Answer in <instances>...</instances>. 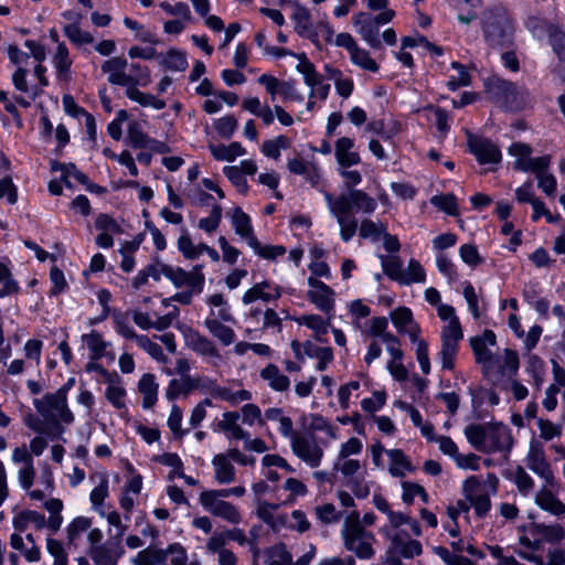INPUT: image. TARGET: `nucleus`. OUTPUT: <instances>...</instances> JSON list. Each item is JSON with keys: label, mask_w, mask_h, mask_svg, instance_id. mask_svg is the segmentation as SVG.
Returning <instances> with one entry per match:
<instances>
[{"label": "nucleus", "mask_w": 565, "mask_h": 565, "mask_svg": "<svg viewBox=\"0 0 565 565\" xmlns=\"http://www.w3.org/2000/svg\"><path fill=\"white\" fill-rule=\"evenodd\" d=\"M373 504L386 515L387 522L380 529V533L388 541L390 552L405 558L419 555L423 551L420 542L409 539V535L403 529L408 526L413 535L420 536L422 527L418 521L407 513L393 510L388 501L381 494L373 495Z\"/></svg>", "instance_id": "f257e3e1"}, {"label": "nucleus", "mask_w": 565, "mask_h": 565, "mask_svg": "<svg viewBox=\"0 0 565 565\" xmlns=\"http://www.w3.org/2000/svg\"><path fill=\"white\" fill-rule=\"evenodd\" d=\"M7 53L11 64L17 67L12 75L14 87L28 94L31 98H35L39 93V87L28 84L26 76L32 67L33 75L38 78L39 86L44 87L49 85V81L45 76L46 68L42 65L46 58L44 46L35 41L28 40L24 43V47L9 45Z\"/></svg>", "instance_id": "f03ea898"}, {"label": "nucleus", "mask_w": 565, "mask_h": 565, "mask_svg": "<svg viewBox=\"0 0 565 565\" xmlns=\"http://www.w3.org/2000/svg\"><path fill=\"white\" fill-rule=\"evenodd\" d=\"M323 198L330 214L335 217L340 226V236L344 242H349L358 228L352 211L371 214L377 206L376 200L362 190L343 193L337 198L324 191Z\"/></svg>", "instance_id": "7ed1b4c3"}, {"label": "nucleus", "mask_w": 565, "mask_h": 565, "mask_svg": "<svg viewBox=\"0 0 565 565\" xmlns=\"http://www.w3.org/2000/svg\"><path fill=\"white\" fill-rule=\"evenodd\" d=\"M468 443L481 452H499L512 446L511 431L501 423L470 424L465 428Z\"/></svg>", "instance_id": "20e7f679"}, {"label": "nucleus", "mask_w": 565, "mask_h": 565, "mask_svg": "<svg viewBox=\"0 0 565 565\" xmlns=\"http://www.w3.org/2000/svg\"><path fill=\"white\" fill-rule=\"evenodd\" d=\"M151 82L152 78L149 67L140 64H131L129 74H127V82L124 84L126 87V96L143 107L160 110L166 107L164 100L157 98L152 94L143 93L138 88L147 87Z\"/></svg>", "instance_id": "39448f33"}, {"label": "nucleus", "mask_w": 565, "mask_h": 565, "mask_svg": "<svg viewBox=\"0 0 565 565\" xmlns=\"http://www.w3.org/2000/svg\"><path fill=\"white\" fill-rule=\"evenodd\" d=\"M498 478L494 475H488L482 483L477 477L472 476L462 483V493L470 507L479 516H484L491 509L490 493L497 492Z\"/></svg>", "instance_id": "423d86ee"}, {"label": "nucleus", "mask_w": 565, "mask_h": 565, "mask_svg": "<svg viewBox=\"0 0 565 565\" xmlns=\"http://www.w3.org/2000/svg\"><path fill=\"white\" fill-rule=\"evenodd\" d=\"M395 17V11L385 9L377 15L367 12H359L352 17L355 31L373 49L381 46L380 26L390 23Z\"/></svg>", "instance_id": "0eeeda50"}, {"label": "nucleus", "mask_w": 565, "mask_h": 565, "mask_svg": "<svg viewBox=\"0 0 565 565\" xmlns=\"http://www.w3.org/2000/svg\"><path fill=\"white\" fill-rule=\"evenodd\" d=\"M344 547L359 558L369 559L374 555L375 536L362 526L359 521L347 522L342 530Z\"/></svg>", "instance_id": "6e6552de"}, {"label": "nucleus", "mask_w": 565, "mask_h": 565, "mask_svg": "<svg viewBox=\"0 0 565 565\" xmlns=\"http://www.w3.org/2000/svg\"><path fill=\"white\" fill-rule=\"evenodd\" d=\"M463 339L460 321L446 323L440 330V348L437 360L443 371H452L459 352V343Z\"/></svg>", "instance_id": "1a4fd4ad"}, {"label": "nucleus", "mask_w": 565, "mask_h": 565, "mask_svg": "<svg viewBox=\"0 0 565 565\" xmlns=\"http://www.w3.org/2000/svg\"><path fill=\"white\" fill-rule=\"evenodd\" d=\"M134 562L136 565H200L196 559H189L185 548L179 543L171 544L161 552L143 550Z\"/></svg>", "instance_id": "9d476101"}, {"label": "nucleus", "mask_w": 565, "mask_h": 565, "mask_svg": "<svg viewBox=\"0 0 565 565\" xmlns=\"http://www.w3.org/2000/svg\"><path fill=\"white\" fill-rule=\"evenodd\" d=\"M34 406L44 418L66 425L74 422V415L68 408L67 397H65V390H57L55 393L34 399Z\"/></svg>", "instance_id": "9b49d317"}, {"label": "nucleus", "mask_w": 565, "mask_h": 565, "mask_svg": "<svg viewBox=\"0 0 565 565\" xmlns=\"http://www.w3.org/2000/svg\"><path fill=\"white\" fill-rule=\"evenodd\" d=\"M226 498L222 490H205L201 492L199 502L202 508L210 514L222 518L231 523H238L241 521V514L235 505L224 501Z\"/></svg>", "instance_id": "f8f14e48"}, {"label": "nucleus", "mask_w": 565, "mask_h": 565, "mask_svg": "<svg viewBox=\"0 0 565 565\" xmlns=\"http://www.w3.org/2000/svg\"><path fill=\"white\" fill-rule=\"evenodd\" d=\"M292 452L311 468L320 466L323 450L313 436L294 433L289 438Z\"/></svg>", "instance_id": "ddd939ff"}, {"label": "nucleus", "mask_w": 565, "mask_h": 565, "mask_svg": "<svg viewBox=\"0 0 565 565\" xmlns=\"http://www.w3.org/2000/svg\"><path fill=\"white\" fill-rule=\"evenodd\" d=\"M484 34L487 41L493 46H503L511 42L514 24L504 13L490 17L486 20Z\"/></svg>", "instance_id": "4468645a"}, {"label": "nucleus", "mask_w": 565, "mask_h": 565, "mask_svg": "<svg viewBox=\"0 0 565 565\" xmlns=\"http://www.w3.org/2000/svg\"><path fill=\"white\" fill-rule=\"evenodd\" d=\"M559 483L554 478L543 481L542 487L535 493V503L544 511L555 515L565 514V504L558 499Z\"/></svg>", "instance_id": "2eb2a0df"}, {"label": "nucleus", "mask_w": 565, "mask_h": 565, "mask_svg": "<svg viewBox=\"0 0 565 565\" xmlns=\"http://www.w3.org/2000/svg\"><path fill=\"white\" fill-rule=\"evenodd\" d=\"M51 170L55 173H60V179H53L49 182V191L53 195H60L62 193V183L67 188H72L75 183L85 184L87 182V177L79 172L72 163L64 164L52 161Z\"/></svg>", "instance_id": "dca6fc26"}, {"label": "nucleus", "mask_w": 565, "mask_h": 565, "mask_svg": "<svg viewBox=\"0 0 565 565\" xmlns=\"http://www.w3.org/2000/svg\"><path fill=\"white\" fill-rule=\"evenodd\" d=\"M179 330L183 335L185 345L189 349L209 359H220L218 349L212 340L186 324L180 326Z\"/></svg>", "instance_id": "f3484780"}, {"label": "nucleus", "mask_w": 565, "mask_h": 565, "mask_svg": "<svg viewBox=\"0 0 565 565\" xmlns=\"http://www.w3.org/2000/svg\"><path fill=\"white\" fill-rule=\"evenodd\" d=\"M497 343L495 334L486 330L481 335L472 337L470 339V345L472 348L477 363L482 365V369L488 372L495 364V358L491 352Z\"/></svg>", "instance_id": "a211bd4d"}, {"label": "nucleus", "mask_w": 565, "mask_h": 565, "mask_svg": "<svg viewBox=\"0 0 565 565\" xmlns=\"http://www.w3.org/2000/svg\"><path fill=\"white\" fill-rule=\"evenodd\" d=\"M308 292L309 300L316 306L318 310L326 315H331L334 310V291L324 282L310 276L308 278Z\"/></svg>", "instance_id": "6ab92c4d"}, {"label": "nucleus", "mask_w": 565, "mask_h": 565, "mask_svg": "<svg viewBox=\"0 0 565 565\" xmlns=\"http://www.w3.org/2000/svg\"><path fill=\"white\" fill-rule=\"evenodd\" d=\"M167 279L175 288H193L195 291H203L205 284L202 266H194L191 270L186 271L181 267L170 265Z\"/></svg>", "instance_id": "aec40b11"}, {"label": "nucleus", "mask_w": 565, "mask_h": 565, "mask_svg": "<svg viewBox=\"0 0 565 565\" xmlns=\"http://www.w3.org/2000/svg\"><path fill=\"white\" fill-rule=\"evenodd\" d=\"M531 153V147L525 143L515 142L509 148V154L515 158L513 166L518 170L533 172L535 169L550 166V157L532 158Z\"/></svg>", "instance_id": "412c9836"}, {"label": "nucleus", "mask_w": 565, "mask_h": 565, "mask_svg": "<svg viewBox=\"0 0 565 565\" xmlns=\"http://www.w3.org/2000/svg\"><path fill=\"white\" fill-rule=\"evenodd\" d=\"M390 319L397 333L407 335L409 341L420 337L422 329L408 307H397L390 312Z\"/></svg>", "instance_id": "4be33fe9"}, {"label": "nucleus", "mask_w": 565, "mask_h": 565, "mask_svg": "<svg viewBox=\"0 0 565 565\" xmlns=\"http://www.w3.org/2000/svg\"><path fill=\"white\" fill-rule=\"evenodd\" d=\"M468 145L480 164L497 166L501 161V151L490 140L478 136H469Z\"/></svg>", "instance_id": "5701e85b"}, {"label": "nucleus", "mask_w": 565, "mask_h": 565, "mask_svg": "<svg viewBox=\"0 0 565 565\" xmlns=\"http://www.w3.org/2000/svg\"><path fill=\"white\" fill-rule=\"evenodd\" d=\"M226 216L230 218L231 225L237 236L248 246L257 238L250 216L239 206H235L227 211Z\"/></svg>", "instance_id": "b1692460"}, {"label": "nucleus", "mask_w": 565, "mask_h": 565, "mask_svg": "<svg viewBox=\"0 0 565 565\" xmlns=\"http://www.w3.org/2000/svg\"><path fill=\"white\" fill-rule=\"evenodd\" d=\"M281 291V287L277 284L263 280L247 289L242 297V301L244 305H249L258 300L268 302L280 298Z\"/></svg>", "instance_id": "393cba45"}, {"label": "nucleus", "mask_w": 565, "mask_h": 565, "mask_svg": "<svg viewBox=\"0 0 565 565\" xmlns=\"http://www.w3.org/2000/svg\"><path fill=\"white\" fill-rule=\"evenodd\" d=\"M333 151L338 167L358 166L361 162V156L355 147V140L351 137H339L334 141Z\"/></svg>", "instance_id": "a878e982"}, {"label": "nucleus", "mask_w": 565, "mask_h": 565, "mask_svg": "<svg viewBox=\"0 0 565 565\" xmlns=\"http://www.w3.org/2000/svg\"><path fill=\"white\" fill-rule=\"evenodd\" d=\"M526 466L543 481L555 478L551 465L544 456L543 448L537 444H531L530 451L526 456Z\"/></svg>", "instance_id": "bb28decb"}, {"label": "nucleus", "mask_w": 565, "mask_h": 565, "mask_svg": "<svg viewBox=\"0 0 565 565\" xmlns=\"http://www.w3.org/2000/svg\"><path fill=\"white\" fill-rule=\"evenodd\" d=\"M83 343L89 350L94 360L107 359L109 362L115 361V353L111 351V343L105 341L102 334L96 331L82 335Z\"/></svg>", "instance_id": "cd10ccee"}, {"label": "nucleus", "mask_w": 565, "mask_h": 565, "mask_svg": "<svg viewBox=\"0 0 565 565\" xmlns=\"http://www.w3.org/2000/svg\"><path fill=\"white\" fill-rule=\"evenodd\" d=\"M205 303L209 307L205 319L235 321L231 305L224 295L218 292L209 295L205 298Z\"/></svg>", "instance_id": "c85d7f7f"}, {"label": "nucleus", "mask_w": 565, "mask_h": 565, "mask_svg": "<svg viewBox=\"0 0 565 565\" xmlns=\"http://www.w3.org/2000/svg\"><path fill=\"white\" fill-rule=\"evenodd\" d=\"M235 321H223L204 319V327L209 333L223 347L232 345L236 340V334L233 329Z\"/></svg>", "instance_id": "c756f323"}, {"label": "nucleus", "mask_w": 565, "mask_h": 565, "mask_svg": "<svg viewBox=\"0 0 565 565\" xmlns=\"http://www.w3.org/2000/svg\"><path fill=\"white\" fill-rule=\"evenodd\" d=\"M142 489V478L139 475L130 477L119 498V505L125 511V520L130 521V513Z\"/></svg>", "instance_id": "7c9ffc66"}, {"label": "nucleus", "mask_w": 565, "mask_h": 565, "mask_svg": "<svg viewBox=\"0 0 565 565\" xmlns=\"http://www.w3.org/2000/svg\"><path fill=\"white\" fill-rule=\"evenodd\" d=\"M102 373L106 376L107 387L105 390L106 399L116 408V409H126V390L122 386L121 380L117 374H110L105 370H102Z\"/></svg>", "instance_id": "2f4dec72"}, {"label": "nucleus", "mask_w": 565, "mask_h": 565, "mask_svg": "<svg viewBox=\"0 0 565 565\" xmlns=\"http://www.w3.org/2000/svg\"><path fill=\"white\" fill-rule=\"evenodd\" d=\"M292 20L295 31L302 38L309 40L315 46H319V34L310 20L309 11L303 7H297Z\"/></svg>", "instance_id": "473e14b6"}, {"label": "nucleus", "mask_w": 565, "mask_h": 565, "mask_svg": "<svg viewBox=\"0 0 565 565\" xmlns=\"http://www.w3.org/2000/svg\"><path fill=\"white\" fill-rule=\"evenodd\" d=\"M424 298L429 305L436 308L437 316L444 324L459 321L455 308L441 301V295L436 288H426L424 291Z\"/></svg>", "instance_id": "72a5a7b5"}, {"label": "nucleus", "mask_w": 565, "mask_h": 565, "mask_svg": "<svg viewBox=\"0 0 565 565\" xmlns=\"http://www.w3.org/2000/svg\"><path fill=\"white\" fill-rule=\"evenodd\" d=\"M387 470L394 478H404L415 471L409 458L399 449H387Z\"/></svg>", "instance_id": "f704fd0d"}, {"label": "nucleus", "mask_w": 565, "mask_h": 565, "mask_svg": "<svg viewBox=\"0 0 565 565\" xmlns=\"http://www.w3.org/2000/svg\"><path fill=\"white\" fill-rule=\"evenodd\" d=\"M278 507L276 503H269L260 499L256 501L257 516L277 531L285 526L286 523V515L276 514Z\"/></svg>", "instance_id": "c9c22d12"}, {"label": "nucleus", "mask_w": 565, "mask_h": 565, "mask_svg": "<svg viewBox=\"0 0 565 565\" xmlns=\"http://www.w3.org/2000/svg\"><path fill=\"white\" fill-rule=\"evenodd\" d=\"M209 150L217 161L233 162L238 157L246 154V149L237 141L231 142L230 145L210 143Z\"/></svg>", "instance_id": "e433bc0d"}, {"label": "nucleus", "mask_w": 565, "mask_h": 565, "mask_svg": "<svg viewBox=\"0 0 565 565\" xmlns=\"http://www.w3.org/2000/svg\"><path fill=\"white\" fill-rule=\"evenodd\" d=\"M10 544L12 548L20 551L28 562H38L40 559V548L35 545L31 534L22 536L14 533L11 535Z\"/></svg>", "instance_id": "4c0bfd02"}, {"label": "nucleus", "mask_w": 565, "mask_h": 565, "mask_svg": "<svg viewBox=\"0 0 565 565\" xmlns=\"http://www.w3.org/2000/svg\"><path fill=\"white\" fill-rule=\"evenodd\" d=\"M324 72L329 79L333 81L337 93L348 98L351 96L354 83L351 76L344 75L339 68L332 67L331 65H324Z\"/></svg>", "instance_id": "58836bf2"}, {"label": "nucleus", "mask_w": 565, "mask_h": 565, "mask_svg": "<svg viewBox=\"0 0 565 565\" xmlns=\"http://www.w3.org/2000/svg\"><path fill=\"white\" fill-rule=\"evenodd\" d=\"M127 61L122 57H113L105 61L102 65V71L108 75V81L111 84L121 85L127 82Z\"/></svg>", "instance_id": "ea45409f"}, {"label": "nucleus", "mask_w": 565, "mask_h": 565, "mask_svg": "<svg viewBox=\"0 0 565 565\" xmlns=\"http://www.w3.org/2000/svg\"><path fill=\"white\" fill-rule=\"evenodd\" d=\"M92 520L87 516H76L67 526V542L68 545L79 547L83 545V535L89 530Z\"/></svg>", "instance_id": "a19ab883"}, {"label": "nucleus", "mask_w": 565, "mask_h": 565, "mask_svg": "<svg viewBox=\"0 0 565 565\" xmlns=\"http://www.w3.org/2000/svg\"><path fill=\"white\" fill-rule=\"evenodd\" d=\"M158 63L172 72H182L188 67L185 52L178 49H170L166 53L158 54Z\"/></svg>", "instance_id": "79ce46f5"}, {"label": "nucleus", "mask_w": 565, "mask_h": 565, "mask_svg": "<svg viewBox=\"0 0 565 565\" xmlns=\"http://www.w3.org/2000/svg\"><path fill=\"white\" fill-rule=\"evenodd\" d=\"M138 390L142 395L143 408H150L157 403L159 385L154 375L149 373L143 374L139 380Z\"/></svg>", "instance_id": "37998d69"}, {"label": "nucleus", "mask_w": 565, "mask_h": 565, "mask_svg": "<svg viewBox=\"0 0 565 565\" xmlns=\"http://www.w3.org/2000/svg\"><path fill=\"white\" fill-rule=\"evenodd\" d=\"M97 484L90 491L89 501L92 504V509L96 511L99 515L105 514L104 502L106 498L109 495V484L106 475L100 473L97 476Z\"/></svg>", "instance_id": "c03bdc74"}, {"label": "nucleus", "mask_w": 565, "mask_h": 565, "mask_svg": "<svg viewBox=\"0 0 565 565\" xmlns=\"http://www.w3.org/2000/svg\"><path fill=\"white\" fill-rule=\"evenodd\" d=\"M541 543L540 535L532 536L529 533V526L524 527L519 537L520 550L518 553L522 558L536 563L540 557L535 556L534 552L540 550Z\"/></svg>", "instance_id": "a18cd8bd"}, {"label": "nucleus", "mask_w": 565, "mask_h": 565, "mask_svg": "<svg viewBox=\"0 0 565 565\" xmlns=\"http://www.w3.org/2000/svg\"><path fill=\"white\" fill-rule=\"evenodd\" d=\"M541 543L540 535L532 536L529 533V526L524 527L519 537L520 550L518 553L522 558L536 563L540 557L535 556L534 552L540 550Z\"/></svg>", "instance_id": "49530a36"}, {"label": "nucleus", "mask_w": 565, "mask_h": 565, "mask_svg": "<svg viewBox=\"0 0 565 565\" xmlns=\"http://www.w3.org/2000/svg\"><path fill=\"white\" fill-rule=\"evenodd\" d=\"M260 377L276 392H284L290 385L289 379L275 364L265 366L260 371Z\"/></svg>", "instance_id": "de8ad7c7"}, {"label": "nucleus", "mask_w": 565, "mask_h": 565, "mask_svg": "<svg viewBox=\"0 0 565 565\" xmlns=\"http://www.w3.org/2000/svg\"><path fill=\"white\" fill-rule=\"evenodd\" d=\"M529 533L532 536L540 535L541 542L546 541L551 543H556L565 537V530L559 524L544 525L531 523L529 525Z\"/></svg>", "instance_id": "09e8293b"}, {"label": "nucleus", "mask_w": 565, "mask_h": 565, "mask_svg": "<svg viewBox=\"0 0 565 565\" xmlns=\"http://www.w3.org/2000/svg\"><path fill=\"white\" fill-rule=\"evenodd\" d=\"M452 7L457 12L458 20L469 24L478 18L481 3L480 0H452Z\"/></svg>", "instance_id": "8fccbe9b"}, {"label": "nucleus", "mask_w": 565, "mask_h": 565, "mask_svg": "<svg viewBox=\"0 0 565 565\" xmlns=\"http://www.w3.org/2000/svg\"><path fill=\"white\" fill-rule=\"evenodd\" d=\"M294 320L299 326H306L307 328L312 330L316 339L319 341H321V337L328 332L330 327V318L323 319L321 316L313 313L296 317L294 318Z\"/></svg>", "instance_id": "3c124183"}, {"label": "nucleus", "mask_w": 565, "mask_h": 565, "mask_svg": "<svg viewBox=\"0 0 565 565\" xmlns=\"http://www.w3.org/2000/svg\"><path fill=\"white\" fill-rule=\"evenodd\" d=\"M296 58L298 60L296 70L302 75L306 85L312 89L322 81L321 75L305 53L296 55Z\"/></svg>", "instance_id": "603ef678"}, {"label": "nucleus", "mask_w": 565, "mask_h": 565, "mask_svg": "<svg viewBox=\"0 0 565 565\" xmlns=\"http://www.w3.org/2000/svg\"><path fill=\"white\" fill-rule=\"evenodd\" d=\"M291 141L288 137L279 135L273 139L263 141L260 146V152L275 161H278L281 156V151L290 147Z\"/></svg>", "instance_id": "864d4df0"}, {"label": "nucleus", "mask_w": 565, "mask_h": 565, "mask_svg": "<svg viewBox=\"0 0 565 565\" xmlns=\"http://www.w3.org/2000/svg\"><path fill=\"white\" fill-rule=\"evenodd\" d=\"M102 516L107 521L110 539L119 543L127 530L128 521L125 520V515L121 516L117 511L111 510L105 511V514Z\"/></svg>", "instance_id": "5fc2aeb1"}, {"label": "nucleus", "mask_w": 565, "mask_h": 565, "mask_svg": "<svg viewBox=\"0 0 565 565\" xmlns=\"http://www.w3.org/2000/svg\"><path fill=\"white\" fill-rule=\"evenodd\" d=\"M213 467L215 470V479L218 483H231L235 478V469L227 456L217 455L213 459Z\"/></svg>", "instance_id": "6e6d98bb"}, {"label": "nucleus", "mask_w": 565, "mask_h": 565, "mask_svg": "<svg viewBox=\"0 0 565 565\" xmlns=\"http://www.w3.org/2000/svg\"><path fill=\"white\" fill-rule=\"evenodd\" d=\"M179 252L185 257L186 259H198L202 255V248L203 243L195 244L188 230L182 228L181 234L177 242Z\"/></svg>", "instance_id": "4d7b16f0"}, {"label": "nucleus", "mask_w": 565, "mask_h": 565, "mask_svg": "<svg viewBox=\"0 0 565 565\" xmlns=\"http://www.w3.org/2000/svg\"><path fill=\"white\" fill-rule=\"evenodd\" d=\"M19 284L13 279L8 259L0 260V298L17 294Z\"/></svg>", "instance_id": "13d9d810"}, {"label": "nucleus", "mask_w": 565, "mask_h": 565, "mask_svg": "<svg viewBox=\"0 0 565 565\" xmlns=\"http://www.w3.org/2000/svg\"><path fill=\"white\" fill-rule=\"evenodd\" d=\"M265 420L277 423L279 433L289 438L295 433L292 428V420L286 416L280 408H269L265 412Z\"/></svg>", "instance_id": "bf43d9fd"}, {"label": "nucleus", "mask_w": 565, "mask_h": 565, "mask_svg": "<svg viewBox=\"0 0 565 565\" xmlns=\"http://www.w3.org/2000/svg\"><path fill=\"white\" fill-rule=\"evenodd\" d=\"M426 280V271L424 267L416 260L411 259L408 265L399 277L398 282L402 285L423 284Z\"/></svg>", "instance_id": "052dcab7"}, {"label": "nucleus", "mask_w": 565, "mask_h": 565, "mask_svg": "<svg viewBox=\"0 0 565 565\" xmlns=\"http://www.w3.org/2000/svg\"><path fill=\"white\" fill-rule=\"evenodd\" d=\"M402 487V501L406 505H412L416 498H419L423 503L429 502V497L426 490L416 482L403 481Z\"/></svg>", "instance_id": "680f3d73"}, {"label": "nucleus", "mask_w": 565, "mask_h": 565, "mask_svg": "<svg viewBox=\"0 0 565 565\" xmlns=\"http://www.w3.org/2000/svg\"><path fill=\"white\" fill-rule=\"evenodd\" d=\"M255 255L265 260H276L286 254L282 245L263 244L256 238L249 246Z\"/></svg>", "instance_id": "e2e57ef3"}, {"label": "nucleus", "mask_w": 565, "mask_h": 565, "mask_svg": "<svg viewBox=\"0 0 565 565\" xmlns=\"http://www.w3.org/2000/svg\"><path fill=\"white\" fill-rule=\"evenodd\" d=\"M349 55L352 64L361 70L371 73H376L379 71V64L365 49L356 46Z\"/></svg>", "instance_id": "0e129e2a"}, {"label": "nucleus", "mask_w": 565, "mask_h": 565, "mask_svg": "<svg viewBox=\"0 0 565 565\" xmlns=\"http://www.w3.org/2000/svg\"><path fill=\"white\" fill-rule=\"evenodd\" d=\"M239 414L236 412H225L218 420V428L224 431L228 437L243 438L244 434L237 422Z\"/></svg>", "instance_id": "69168bd1"}, {"label": "nucleus", "mask_w": 565, "mask_h": 565, "mask_svg": "<svg viewBox=\"0 0 565 565\" xmlns=\"http://www.w3.org/2000/svg\"><path fill=\"white\" fill-rule=\"evenodd\" d=\"M53 65L60 79H66L68 77L72 61L68 50L64 44H58L53 57Z\"/></svg>", "instance_id": "338daca9"}, {"label": "nucleus", "mask_w": 565, "mask_h": 565, "mask_svg": "<svg viewBox=\"0 0 565 565\" xmlns=\"http://www.w3.org/2000/svg\"><path fill=\"white\" fill-rule=\"evenodd\" d=\"M550 43L558 57V63L554 66V72L558 75V68L565 70V33L554 30L550 34Z\"/></svg>", "instance_id": "774afa93"}]
</instances>
